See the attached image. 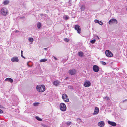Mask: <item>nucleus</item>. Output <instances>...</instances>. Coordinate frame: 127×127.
Segmentation results:
<instances>
[{"label": "nucleus", "instance_id": "1", "mask_svg": "<svg viewBox=\"0 0 127 127\" xmlns=\"http://www.w3.org/2000/svg\"><path fill=\"white\" fill-rule=\"evenodd\" d=\"M36 88L37 90L41 92H43L45 90V87L43 85H37L36 87Z\"/></svg>", "mask_w": 127, "mask_h": 127}, {"label": "nucleus", "instance_id": "2", "mask_svg": "<svg viewBox=\"0 0 127 127\" xmlns=\"http://www.w3.org/2000/svg\"><path fill=\"white\" fill-rule=\"evenodd\" d=\"M60 108L62 111H65L66 110V107L64 103H61L60 104Z\"/></svg>", "mask_w": 127, "mask_h": 127}, {"label": "nucleus", "instance_id": "3", "mask_svg": "<svg viewBox=\"0 0 127 127\" xmlns=\"http://www.w3.org/2000/svg\"><path fill=\"white\" fill-rule=\"evenodd\" d=\"M1 12L4 16H6L7 14L8 11L6 8H3L1 9Z\"/></svg>", "mask_w": 127, "mask_h": 127}, {"label": "nucleus", "instance_id": "4", "mask_svg": "<svg viewBox=\"0 0 127 127\" xmlns=\"http://www.w3.org/2000/svg\"><path fill=\"white\" fill-rule=\"evenodd\" d=\"M62 98L63 99L64 101L66 102H68L69 101V99L67 96V95L64 94H63L62 95Z\"/></svg>", "mask_w": 127, "mask_h": 127}, {"label": "nucleus", "instance_id": "5", "mask_svg": "<svg viewBox=\"0 0 127 127\" xmlns=\"http://www.w3.org/2000/svg\"><path fill=\"white\" fill-rule=\"evenodd\" d=\"M118 22L115 19H112L110 20L109 21V24L110 25H112L114 23L117 24Z\"/></svg>", "mask_w": 127, "mask_h": 127}, {"label": "nucleus", "instance_id": "6", "mask_svg": "<svg viewBox=\"0 0 127 127\" xmlns=\"http://www.w3.org/2000/svg\"><path fill=\"white\" fill-rule=\"evenodd\" d=\"M75 29L77 31L78 33H80L81 32V29L80 26L78 25H76L74 26Z\"/></svg>", "mask_w": 127, "mask_h": 127}, {"label": "nucleus", "instance_id": "7", "mask_svg": "<svg viewBox=\"0 0 127 127\" xmlns=\"http://www.w3.org/2000/svg\"><path fill=\"white\" fill-rule=\"evenodd\" d=\"M106 56L108 57H112L113 56V54L109 50H106L105 52Z\"/></svg>", "mask_w": 127, "mask_h": 127}, {"label": "nucleus", "instance_id": "8", "mask_svg": "<svg viewBox=\"0 0 127 127\" xmlns=\"http://www.w3.org/2000/svg\"><path fill=\"white\" fill-rule=\"evenodd\" d=\"M91 83L90 81L88 80L85 81L84 86L85 87H89L91 86Z\"/></svg>", "mask_w": 127, "mask_h": 127}, {"label": "nucleus", "instance_id": "9", "mask_svg": "<svg viewBox=\"0 0 127 127\" xmlns=\"http://www.w3.org/2000/svg\"><path fill=\"white\" fill-rule=\"evenodd\" d=\"M93 69L94 71L95 72H98L99 70L98 66L96 65H94L93 66Z\"/></svg>", "mask_w": 127, "mask_h": 127}, {"label": "nucleus", "instance_id": "10", "mask_svg": "<svg viewBox=\"0 0 127 127\" xmlns=\"http://www.w3.org/2000/svg\"><path fill=\"white\" fill-rule=\"evenodd\" d=\"M69 74L71 75H74L76 73V71L74 69H71L69 71Z\"/></svg>", "mask_w": 127, "mask_h": 127}, {"label": "nucleus", "instance_id": "11", "mask_svg": "<svg viewBox=\"0 0 127 127\" xmlns=\"http://www.w3.org/2000/svg\"><path fill=\"white\" fill-rule=\"evenodd\" d=\"M11 60L12 62H18L19 60L18 58L17 57H14L11 58Z\"/></svg>", "mask_w": 127, "mask_h": 127}, {"label": "nucleus", "instance_id": "12", "mask_svg": "<svg viewBox=\"0 0 127 127\" xmlns=\"http://www.w3.org/2000/svg\"><path fill=\"white\" fill-rule=\"evenodd\" d=\"M99 112V108L97 107H96L95 108L94 111L93 113V115H96L98 114Z\"/></svg>", "mask_w": 127, "mask_h": 127}, {"label": "nucleus", "instance_id": "13", "mask_svg": "<svg viewBox=\"0 0 127 127\" xmlns=\"http://www.w3.org/2000/svg\"><path fill=\"white\" fill-rule=\"evenodd\" d=\"M108 123L109 125L113 126H115L116 125V123L114 122L109 121H108Z\"/></svg>", "mask_w": 127, "mask_h": 127}, {"label": "nucleus", "instance_id": "14", "mask_svg": "<svg viewBox=\"0 0 127 127\" xmlns=\"http://www.w3.org/2000/svg\"><path fill=\"white\" fill-rule=\"evenodd\" d=\"M98 125L100 127H103L104 125V123L103 121H100L98 123Z\"/></svg>", "mask_w": 127, "mask_h": 127}, {"label": "nucleus", "instance_id": "15", "mask_svg": "<svg viewBox=\"0 0 127 127\" xmlns=\"http://www.w3.org/2000/svg\"><path fill=\"white\" fill-rule=\"evenodd\" d=\"M5 80L6 81H9L11 83H12L13 81V80L12 79L9 78H6L5 79Z\"/></svg>", "mask_w": 127, "mask_h": 127}, {"label": "nucleus", "instance_id": "16", "mask_svg": "<svg viewBox=\"0 0 127 127\" xmlns=\"http://www.w3.org/2000/svg\"><path fill=\"white\" fill-rule=\"evenodd\" d=\"M59 82L58 81L56 80L53 82V84L57 86L59 84Z\"/></svg>", "mask_w": 127, "mask_h": 127}, {"label": "nucleus", "instance_id": "17", "mask_svg": "<svg viewBox=\"0 0 127 127\" xmlns=\"http://www.w3.org/2000/svg\"><path fill=\"white\" fill-rule=\"evenodd\" d=\"M81 10L82 11H84L85 9V6L84 5H82L81 6L80 8Z\"/></svg>", "mask_w": 127, "mask_h": 127}, {"label": "nucleus", "instance_id": "18", "mask_svg": "<svg viewBox=\"0 0 127 127\" xmlns=\"http://www.w3.org/2000/svg\"><path fill=\"white\" fill-rule=\"evenodd\" d=\"M78 54L79 56L81 57L83 56L84 55V54L83 53L81 52H78Z\"/></svg>", "mask_w": 127, "mask_h": 127}, {"label": "nucleus", "instance_id": "19", "mask_svg": "<svg viewBox=\"0 0 127 127\" xmlns=\"http://www.w3.org/2000/svg\"><path fill=\"white\" fill-rule=\"evenodd\" d=\"M9 3V1L8 0L4 1L3 2V4L4 5H6L8 4Z\"/></svg>", "mask_w": 127, "mask_h": 127}, {"label": "nucleus", "instance_id": "20", "mask_svg": "<svg viewBox=\"0 0 127 127\" xmlns=\"http://www.w3.org/2000/svg\"><path fill=\"white\" fill-rule=\"evenodd\" d=\"M47 60L46 59H41L40 60V62H44L46 61Z\"/></svg>", "mask_w": 127, "mask_h": 127}, {"label": "nucleus", "instance_id": "21", "mask_svg": "<svg viewBox=\"0 0 127 127\" xmlns=\"http://www.w3.org/2000/svg\"><path fill=\"white\" fill-rule=\"evenodd\" d=\"M41 25L40 23H38L37 24V27L38 29H40L41 27Z\"/></svg>", "mask_w": 127, "mask_h": 127}, {"label": "nucleus", "instance_id": "22", "mask_svg": "<svg viewBox=\"0 0 127 127\" xmlns=\"http://www.w3.org/2000/svg\"><path fill=\"white\" fill-rule=\"evenodd\" d=\"M29 41L30 42H32V43L33 42V38L32 37H30L28 39Z\"/></svg>", "mask_w": 127, "mask_h": 127}, {"label": "nucleus", "instance_id": "23", "mask_svg": "<svg viewBox=\"0 0 127 127\" xmlns=\"http://www.w3.org/2000/svg\"><path fill=\"white\" fill-rule=\"evenodd\" d=\"M35 118L38 121H41L42 120V119L38 116H36Z\"/></svg>", "mask_w": 127, "mask_h": 127}, {"label": "nucleus", "instance_id": "24", "mask_svg": "<svg viewBox=\"0 0 127 127\" xmlns=\"http://www.w3.org/2000/svg\"><path fill=\"white\" fill-rule=\"evenodd\" d=\"M69 17L68 16L65 15L64 16V19L67 20L68 19Z\"/></svg>", "mask_w": 127, "mask_h": 127}, {"label": "nucleus", "instance_id": "25", "mask_svg": "<svg viewBox=\"0 0 127 127\" xmlns=\"http://www.w3.org/2000/svg\"><path fill=\"white\" fill-rule=\"evenodd\" d=\"M64 39V40L65 41H66L67 42H68L69 41V39L67 38H65Z\"/></svg>", "mask_w": 127, "mask_h": 127}, {"label": "nucleus", "instance_id": "26", "mask_svg": "<svg viewBox=\"0 0 127 127\" xmlns=\"http://www.w3.org/2000/svg\"><path fill=\"white\" fill-rule=\"evenodd\" d=\"M77 121L79 123L81 122V119H77Z\"/></svg>", "mask_w": 127, "mask_h": 127}, {"label": "nucleus", "instance_id": "27", "mask_svg": "<svg viewBox=\"0 0 127 127\" xmlns=\"http://www.w3.org/2000/svg\"><path fill=\"white\" fill-rule=\"evenodd\" d=\"M23 51H22V50L21 52V56L22 57H23L25 59V58L24 56H23Z\"/></svg>", "mask_w": 127, "mask_h": 127}, {"label": "nucleus", "instance_id": "28", "mask_svg": "<svg viewBox=\"0 0 127 127\" xmlns=\"http://www.w3.org/2000/svg\"><path fill=\"white\" fill-rule=\"evenodd\" d=\"M95 40L93 39V40H91L90 41V42L92 44H93V43H94L95 42Z\"/></svg>", "mask_w": 127, "mask_h": 127}, {"label": "nucleus", "instance_id": "29", "mask_svg": "<svg viewBox=\"0 0 127 127\" xmlns=\"http://www.w3.org/2000/svg\"><path fill=\"white\" fill-rule=\"evenodd\" d=\"M98 23L100 25H102L103 24V23L101 21H99V22H98Z\"/></svg>", "mask_w": 127, "mask_h": 127}, {"label": "nucleus", "instance_id": "30", "mask_svg": "<svg viewBox=\"0 0 127 127\" xmlns=\"http://www.w3.org/2000/svg\"><path fill=\"white\" fill-rule=\"evenodd\" d=\"M71 124V122H67L66 124L68 125H70Z\"/></svg>", "mask_w": 127, "mask_h": 127}, {"label": "nucleus", "instance_id": "31", "mask_svg": "<svg viewBox=\"0 0 127 127\" xmlns=\"http://www.w3.org/2000/svg\"><path fill=\"white\" fill-rule=\"evenodd\" d=\"M101 63L103 65H105L106 64V63L105 62L103 61L101 62Z\"/></svg>", "mask_w": 127, "mask_h": 127}, {"label": "nucleus", "instance_id": "32", "mask_svg": "<svg viewBox=\"0 0 127 127\" xmlns=\"http://www.w3.org/2000/svg\"><path fill=\"white\" fill-rule=\"evenodd\" d=\"M99 21H98V20H96V19H95V20L94 21V22L96 23H98V22H99Z\"/></svg>", "mask_w": 127, "mask_h": 127}, {"label": "nucleus", "instance_id": "33", "mask_svg": "<svg viewBox=\"0 0 127 127\" xmlns=\"http://www.w3.org/2000/svg\"><path fill=\"white\" fill-rule=\"evenodd\" d=\"M30 62H28L27 63V65L29 67H31L32 66V65H30L29 64V63Z\"/></svg>", "mask_w": 127, "mask_h": 127}, {"label": "nucleus", "instance_id": "34", "mask_svg": "<svg viewBox=\"0 0 127 127\" xmlns=\"http://www.w3.org/2000/svg\"><path fill=\"white\" fill-rule=\"evenodd\" d=\"M68 88L69 89H73L72 87L71 86H68Z\"/></svg>", "mask_w": 127, "mask_h": 127}, {"label": "nucleus", "instance_id": "35", "mask_svg": "<svg viewBox=\"0 0 127 127\" xmlns=\"http://www.w3.org/2000/svg\"><path fill=\"white\" fill-rule=\"evenodd\" d=\"M106 99L107 100H109L110 99L107 96Z\"/></svg>", "mask_w": 127, "mask_h": 127}, {"label": "nucleus", "instance_id": "36", "mask_svg": "<svg viewBox=\"0 0 127 127\" xmlns=\"http://www.w3.org/2000/svg\"><path fill=\"white\" fill-rule=\"evenodd\" d=\"M43 126L44 127H49L48 126L46 125H43Z\"/></svg>", "mask_w": 127, "mask_h": 127}, {"label": "nucleus", "instance_id": "37", "mask_svg": "<svg viewBox=\"0 0 127 127\" xmlns=\"http://www.w3.org/2000/svg\"><path fill=\"white\" fill-rule=\"evenodd\" d=\"M3 113V112L2 110L0 109V113Z\"/></svg>", "mask_w": 127, "mask_h": 127}, {"label": "nucleus", "instance_id": "38", "mask_svg": "<svg viewBox=\"0 0 127 127\" xmlns=\"http://www.w3.org/2000/svg\"><path fill=\"white\" fill-rule=\"evenodd\" d=\"M52 58L54 59L55 60H57V59L56 57H55L54 56L53 57H52Z\"/></svg>", "mask_w": 127, "mask_h": 127}, {"label": "nucleus", "instance_id": "39", "mask_svg": "<svg viewBox=\"0 0 127 127\" xmlns=\"http://www.w3.org/2000/svg\"><path fill=\"white\" fill-rule=\"evenodd\" d=\"M15 33H17L18 32H19V31L17 30H16L15 31Z\"/></svg>", "mask_w": 127, "mask_h": 127}, {"label": "nucleus", "instance_id": "40", "mask_svg": "<svg viewBox=\"0 0 127 127\" xmlns=\"http://www.w3.org/2000/svg\"><path fill=\"white\" fill-rule=\"evenodd\" d=\"M44 49L45 50H47L48 48H44Z\"/></svg>", "mask_w": 127, "mask_h": 127}, {"label": "nucleus", "instance_id": "41", "mask_svg": "<svg viewBox=\"0 0 127 127\" xmlns=\"http://www.w3.org/2000/svg\"><path fill=\"white\" fill-rule=\"evenodd\" d=\"M107 96H106L105 97H104L103 98H104V99H106V98L107 97Z\"/></svg>", "mask_w": 127, "mask_h": 127}, {"label": "nucleus", "instance_id": "42", "mask_svg": "<svg viewBox=\"0 0 127 127\" xmlns=\"http://www.w3.org/2000/svg\"><path fill=\"white\" fill-rule=\"evenodd\" d=\"M125 101H127V99H125V100H123L122 101V102H124Z\"/></svg>", "mask_w": 127, "mask_h": 127}, {"label": "nucleus", "instance_id": "43", "mask_svg": "<svg viewBox=\"0 0 127 127\" xmlns=\"http://www.w3.org/2000/svg\"><path fill=\"white\" fill-rule=\"evenodd\" d=\"M68 78V77H66L65 79H67Z\"/></svg>", "mask_w": 127, "mask_h": 127}, {"label": "nucleus", "instance_id": "44", "mask_svg": "<svg viewBox=\"0 0 127 127\" xmlns=\"http://www.w3.org/2000/svg\"><path fill=\"white\" fill-rule=\"evenodd\" d=\"M40 16H42V15H43V14H40Z\"/></svg>", "mask_w": 127, "mask_h": 127}, {"label": "nucleus", "instance_id": "45", "mask_svg": "<svg viewBox=\"0 0 127 127\" xmlns=\"http://www.w3.org/2000/svg\"><path fill=\"white\" fill-rule=\"evenodd\" d=\"M97 37H98V36H97Z\"/></svg>", "mask_w": 127, "mask_h": 127}]
</instances>
